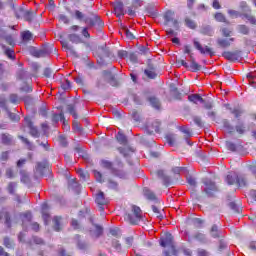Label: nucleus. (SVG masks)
<instances>
[{"instance_id":"nucleus-1","label":"nucleus","mask_w":256,"mask_h":256,"mask_svg":"<svg viewBox=\"0 0 256 256\" xmlns=\"http://www.w3.org/2000/svg\"><path fill=\"white\" fill-rule=\"evenodd\" d=\"M91 9H93V3L87 2L86 11H88V14H85L80 10H75L73 14L74 19L79 21V23L89 25V27L103 29V27H105V22H103L101 17L97 15V12L91 11Z\"/></svg>"},{"instance_id":"nucleus-2","label":"nucleus","mask_w":256,"mask_h":256,"mask_svg":"<svg viewBox=\"0 0 256 256\" xmlns=\"http://www.w3.org/2000/svg\"><path fill=\"white\" fill-rule=\"evenodd\" d=\"M161 247H168V250H164V256H179V250L175 247V241L171 233H166L165 237L160 239Z\"/></svg>"},{"instance_id":"nucleus-3","label":"nucleus","mask_w":256,"mask_h":256,"mask_svg":"<svg viewBox=\"0 0 256 256\" xmlns=\"http://www.w3.org/2000/svg\"><path fill=\"white\" fill-rule=\"evenodd\" d=\"M124 219L128 221L130 225H138L140 221H143V212L139 206L132 205L131 212L126 213Z\"/></svg>"},{"instance_id":"nucleus-4","label":"nucleus","mask_w":256,"mask_h":256,"mask_svg":"<svg viewBox=\"0 0 256 256\" xmlns=\"http://www.w3.org/2000/svg\"><path fill=\"white\" fill-rule=\"evenodd\" d=\"M222 125L226 131L230 135H233V133H237L238 135H245L247 133V126L243 122H238L234 127L231 125V122L227 119L222 120Z\"/></svg>"},{"instance_id":"nucleus-5","label":"nucleus","mask_w":256,"mask_h":256,"mask_svg":"<svg viewBox=\"0 0 256 256\" xmlns=\"http://www.w3.org/2000/svg\"><path fill=\"white\" fill-rule=\"evenodd\" d=\"M225 182L228 185H235V183H237L238 187H247V179L243 176H239L237 172L229 173L225 178Z\"/></svg>"},{"instance_id":"nucleus-6","label":"nucleus","mask_w":256,"mask_h":256,"mask_svg":"<svg viewBox=\"0 0 256 256\" xmlns=\"http://www.w3.org/2000/svg\"><path fill=\"white\" fill-rule=\"evenodd\" d=\"M95 203L100 213H103L105 211V205H109V198L105 197V192L98 191L95 195Z\"/></svg>"},{"instance_id":"nucleus-7","label":"nucleus","mask_w":256,"mask_h":256,"mask_svg":"<svg viewBox=\"0 0 256 256\" xmlns=\"http://www.w3.org/2000/svg\"><path fill=\"white\" fill-rule=\"evenodd\" d=\"M53 51H57L53 45H48L45 48L42 49H34L31 52L32 57H36L37 59L41 57H47V55H51Z\"/></svg>"},{"instance_id":"nucleus-8","label":"nucleus","mask_w":256,"mask_h":256,"mask_svg":"<svg viewBox=\"0 0 256 256\" xmlns=\"http://www.w3.org/2000/svg\"><path fill=\"white\" fill-rule=\"evenodd\" d=\"M156 176L158 179H160L164 187H171V185H175V180L171 178V176L166 175L165 170L156 171Z\"/></svg>"},{"instance_id":"nucleus-9","label":"nucleus","mask_w":256,"mask_h":256,"mask_svg":"<svg viewBox=\"0 0 256 256\" xmlns=\"http://www.w3.org/2000/svg\"><path fill=\"white\" fill-rule=\"evenodd\" d=\"M203 184L205 185L204 193H206L208 197H215V193L219 191L215 182L211 180H204Z\"/></svg>"},{"instance_id":"nucleus-10","label":"nucleus","mask_w":256,"mask_h":256,"mask_svg":"<svg viewBox=\"0 0 256 256\" xmlns=\"http://www.w3.org/2000/svg\"><path fill=\"white\" fill-rule=\"evenodd\" d=\"M193 45H194V48L197 51H199V53H201V55H205V53H208V55H210V57L215 56V52L213 51V49H211L209 46H205L203 48V45L201 44V42H199V40L194 39Z\"/></svg>"},{"instance_id":"nucleus-11","label":"nucleus","mask_w":256,"mask_h":256,"mask_svg":"<svg viewBox=\"0 0 256 256\" xmlns=\"http://www.w3.org/2000/svg\"><path fill=\"white\" fill-rule=\"evenodd\" d=\"M222 57H224V59H227V61H239V59H241V50H236V51H224L222 53Z\"/></svg>"},{"instance_id":"nucleus-12","label":"nucleus","mask_w":256,"mask_h":256,"mask_svg":"<svg viewBox=\"0 0 256 256\" xmlns=\"http://www.w3.org/2000/svg\"><path fill=\"white\" fill-rule=\"evenodd\" d=\"M24 121L26 123V127H28L30 131V135L32 137H39V129L35 126V124L33 123V120H31V117L26 116L24 118Z\"/></svg>"},{"instance_id":"nucleus-13","label":"nucleus","mask_w":256,"mask_h":256,"mask_svg":"<svg viewBox=\"0 0 256 256\" xmlns=\"http://www.w3.org/2000/svg\"><path fill=\"white\" fill-rule=\"evenodd\" d=\"M139 7H143V0H132V6L128 8V15L135 17L137 15L135 10L139 9Z\"/></svg>"},{"instance_id":"nucleus-14","label":"nucleus","mask_w":256,"mask_h":256,"mask_svg":"<svg viewBox=\"0 0 256 256\" xmlns=\"http://www.w3.org/2000/svg\"><path fill=\"white\" fill-rule=\"evenodd\" d=\"M21 221H22V227L25 229L27 223H31L33 221V214L31 211H26L24 213H20L19 215Z\"/></svg>"},{"instance_id":"nucleus-15","label":"nucleus","mask_w":256,"mask_h":256,"mask_svg":"<svg viewBox=\"0 0 256 256\" xmlns=\"http://www.w3.org/2000/svg\"><path fill=\"white\" fill-rule=\"evenodd\" d=\"M146 129H148L150 133H159V131H161V122L159 120H154L146 125Z\"/></svg>"},{"instance_id":"nucleus-16","label":"nucleus","mask_w":256,"mask_h":256,"mask_svg":"<svg viewBox=\"0 0 256 256\" xmlns=\"http://www.w3.org/2000/svg\"><path fill=\"white\" fill-rule=\"evenodd\" d=\"M148 79H157V67L153 64H148V68L144 71Z\"/></svg>"},{"instance_id":"nucleus-17","label":"nucleus","mask_w":256,"mask_h":256,"mask_svg":"<svg viewBox=\"0 0 256 256\" xmlns=\"http://www.w3.org/2000/svg\"><path fill=\"white\" fill-rule=\"evenodd\" d=\"M1 143L6 147H11L14 144L13 136L9 133H2L1 134Z\"/></svg>"},{"instance_id":"nucleus-18","label":"nucleus","mask_w":256,"mask_h":256,"mask_svg":"<svg viewBox=\"0 0 256 256\" xmlns=\"http://www.w3.org/2000/svg\"><path fill=\"white\" fill-rule=\"evenodd\" d=\"M111 173L115 175V177H125V170H123L122 162H118L117 167H113Z\"/></svg>"},{"instance_id":"nucleus-19","label":"nucleus","mask_w":256,"mask_h":256,"mask_svg":"<svg viewBox=\"0 0 256 256\" xmlns=\"http://www.w3.org/2000/svg\"><path fill=\"white\" fill-rule=\"evenodd\" d=\"M114 13L116 17H123L125 15V6L123 2H116L114 5Z\"/></svg>"},{"instance_id":"nucleus-20","label":"nucleus","mask_w":256,"mask_h":256,"mask_svg":"<svg viewBox=\"0 0 256 256\" xmlns=\"http://www.w3.org/2000/svg\"><path fill=\"white\" fill-rule=\"evenodd\" d=\"M75 240H76V246L78 249H80V251H87L89 244H87V242L81 240V235L76 234Z\"/></svg>"},{"instance_id":"nucleus-21","label":"nucleus","mask_w":256,"mask_h":256,"mask_svg":"<svg viewBox=\"0 0 256 256\" xmlns=\"http://www.w3.org/2000/svg\"><path fill=\"white\" fill-rule=\"evenodd\" d=\"M21 40L24 45H27V43H30V41H33V33L29 30H25L21 32Z\"/></svg>"},{"instance_id":"nucleus-22","label":"nucleus","mask_w":256,"mask_h":256,"mask_svg":"<svg viewBox=\"0 0 256 256\" xmlns=\"http://www.w3.org/2000/svg\"><path fill=\"white\" fill-rule=\"evenodd\" d=\"M5 220V225L8 227V229H11V215L8 211L2 210L0 212V221Z\"/></svg>"},{"instance_id":"nucleus-23","label":"nucleus","mask_w":256,"mask_h":256,"mask_svg":"<svg viewBox=\"0 0 256 256\" xmlns=\"http://www.w3.org/2000/svg\"><path fill=\"white\" fill-rule=\"evenodd\" d=\"M235 41V38H229V39H218L217 45L221 47L222 49H227L231 47V43Z\"/></svg>"},{"instance_id":"nucleus-24","label":"nucleus","mask_w":256,"mask_h":256,"mask_svg":"<svg viewBox=\"0 0 256 256\" xmlns=\"http://www.w3.org/2000/svg\"><path fill=\"white\" fill-rule=\"evenodd\" d=\"M144 195L149 201H154L156 205H161V201H159V198H157L154 192H151L150 190H145Z\"/></svg>"},{"instance_id":"nucleus-25","label":"nucleus","mask_w":256,"mask_h":256,"mask_svg":"<svg viewBox=\"0 0 256 256\" xmlns=\"http://www.w3.org/2000/svg\"><path fill=\"white\" fill-rule=\"evenodd\" d=\"M98 51L100 53V59H103V57H111V52L109 51L107 44H103L102 46L98 47Z\"/></svg>"},{"instance_id":"nucleus-26","label":"nucleus","mask_w":256,"mask_h":256,"mask_svg":"<svg viewBox=\"0 0 256 256\" xmlns=\"http://www.w3.org/2000/svg\"><path fill=\"white\" fill-rule=\"evenodd\" d=\"M190 69L193 73H197V71H201V65H199V63H197V61H195V57L193 56V54H190Z\"/></svg>"},{"instance_id":"nucleus-27","label":"nucleus","mask_w":256,"mask_h":256,"mask_svg":"<svg viewBox=\"0 0 256 256\" xmlns=\"http://www.w3.org/2000/svg\"><path fill=\"white\" fill-rule=\"evenodd\" d=\"M188 101L197 105V103H205V99L199 94H191L188 96Z\"/></svg>"},{"instance_id":"nucleus-28","label":"nucleus","mask_w":256,"mask_h":256,"mask_svg":"<svg viewBox=\"0 0 256 256\" xmlns=\"http://www.w3.org/2000/svg\"><path fill=\"white\" fill-rule=\"evenodd\" d=\"M240 17L247 19L251 25H256V17L251 14V8H248V13H243L240 15Z\"/></svg>"},{"instance_id":"nucleus-29","label":"nucleus","mask_w":256,"mask_h":256,"mask_svg":"<svg viewBox=\"0 0 256 256\" xmlns=\"http://www.w3.org/2000/svg\"><path fill=\"white\" fill-rule=\"evenodd\" d=\"M104 75H109V79H108V83L112 86V87H119V82L117 81V78H115V75H113L111 72L109 71H104Z\"/></svg>"},{"instance_id":"nucleus-30","label":"nucleus","mask_w":256,"mask_h":256,"mask_svg":"<svg viewBox=\"0 0 256 256\" xmlns=\"http://www.w3.org/2000/svg\"><path fill=\"white\" fill-rule=\"evenodd\" d=\"M36 16L37 13L33 12V10H26V13H24L22 19H24V21H27L28 23H31Z\"/></svg>"},{"instance_id":"nucleus-31","label":"nucleus","mask_w":256,"mask_h":256,"mask_svg":"<svg viewBox=\"0 0 256 256\" xmlns=\"http://www.w3.org/2000/svg\"><path fill=\"white\" fill-rule=\"evenodd\" d=\"M2 48L4 49V55H6L8 59H11V61H15V51L5 45H3Z\"/></svg>"},{"instance_id":"nucleus-32","label":"nucleus","mask_w":256,"mask_h":256,"mask_svg":"<svg viewBox=\"0 0 256 256\" xmlns=\"http://www.w3.org/2000/svg\"><path fill=\"white\" fill-rule=\"evenodd\" d=\"M175 16V12L168 10L166 11V13L164 14V21L166 25H169V23H172Z\"/></svg>"},{"instance_id":"nucleus-33","label":"nucleus","mask_w":256,"mask_h":256,"mask_svg":"<svg viewBox=\"0 0 256 256\" xmlns=\"http://www.w3.org/2000/svg\"><path fill=\"white\" fill-rule=\"evenodd\" d=\"M184 23L186 25V27H188V29H192L195 30L197 29V22H195L193 19L186 17L184 19Z\"/></svg>"},{"instance_id":"nucleus-34","label":"nucleus","mask_w":256,"mask_h":256,"mask_svg":"<svg viewBox=\"0 0 256 256\" xmlns=\"http://www.w3.org/2000/svg\"><path fill=\"white\" fill-rule=\"evenodd\" d=\"M22 93H33V86L31 83L24 81V84L20 87Z\"/></svg>"},{"instance_id":"nucleus-35","label":"nucleus","mask_w":256,"mask_h":256,"mask_svg":"<svg viewBox=\"0 0 256 256\" xmlns=\"http://www.w3.org/2000/svg\"><path fill=\"white\" fill-rule=\"evenodd\" d=\"M17 79L19 81H31V77L27 76V72L25 70L21 69L17 72Z\"/></svg>"},{"instance_id":"nucleus-36","label":"nucleus","mask_w":256,"mask_h":256,"mask_svg":"<svg viewBox=\"0 0 256 256\" xmlns=\"http://www.w3.org/2000/svg\"><path fill=\"white\" fill-rule=\"evenodd\" d=\"M148 101L150 102L152 107H154V109H161V102L159 101V99H157V97L155 96L149 97Z\"/></svg>"},{"instance_id":"nucleus-37","label":"nucleus","mask_w":256,"mask_h":256,"mask_svg":"<svg viewBox=\"0 0 256 256\" xmlns=\"http://www.w3.org/2000/svg\"><path fill=\"white\" fill-rule=\"evenodd\" d=\"M69 41H71V43H75L76 45H79V43H83V39H81L80 35L77 34H70L68 36Z\"/></svg>"},{"instance_id":"nucleus-38","label":"nucleus","mask_w":256,"mask_h":256,"mask_svg":"<svg viewBox=\"0 0 256 256\" xmlns=\"http://www.w3.org/2000/svg\"><path fill=\"white\" fill-rule=\"evenodd\" d=\"M161 204L155 203V205H152V211L155 213L156 217L158 219H163V212H161V209H159Z\"/></svg>"},{"instance_id":"nucleus-39","label":"nucleus","mask_w":256,"mask_h":256,"mask_svg":"<svg viewBox=\"0 0 256 256\" xmlns=\"http://www.w3.org/2000/svg\"><path fill=\"white\" fill-rule=\"evenodd\" d=\"M117 150L119 151V153H121V155H123V157H129V153H134L135 150H133V148H123V147H118Z\"/></svg>"},{"instance_id":"nucleus-40","label":"nucleus","mask_w":256,"mask_h":256,"mask_svg":"<svg viewBox=\"0 0 256 256\" xmlns=\"http://www.w3.org/2000/svg\"><path fill=\"white\" fill-rule=\"evenodd\" d=\"M67 111L74 117V119H78L79 115L77 114L76 106L74 104H69L67 106Z\"/></svg>"},{"instance_id":"nucleus-41","label":"nucleus","mask_w":256,"mask_h":256,"mask_svg":"<svg viewBox=\"0 0 256 256\" xmlns=\"http://www.w3.org/2000/svg\"><path fill=\"white\" fill-rule=\"evenodd\" d=\"M201 34L202 35H207L208 37H212L213 36V29L209 25L203 26L201 28Z\"/></svg>"},{"instance_id":"nucleus-42","label":"nucleus","mask_w":256,"mask_h":256,"mask_svg":"<svg viewBox=\"0 0 256 256\" xmlns=\"http://www.w3.org/2000/svg\"><path fill=\"white\" fill-rule=\"evenodd\" d=\"M63 218L61 217V216H56V217H54V219H53V223H54V230H56V231H61V220H62Z\"/></svg>"},{"instance_id":"nucleus-43","label":"nucleus","mask_w":256,"mask_h":256,"mask_svg":"<svg viewBox=\"0 0 256 256\" xmlns=\"http://www.w3.org/2000/svg\"><path fill=\"white\" fill-rule=\"evenodd\" d=\"M193 237L200 243H205V241H207V236L203 232H197Z\"/></svg>"},{"instance_id":"nucleus-44","label":"nucleus","mask_w":256,"mask_h":256,"mask_svg":"<svg viewBox=\"0 0 256 256\" xmlns=\"http://www.w3.org/2000/svg\"><path fill=\"white\" fill-rule=\"evenodd\" d=\"M122 33H124V35H126L127 39H129L130 41H133V39H135V35L133 34V32L129 31V28H127V26L122 27Z\"/></svg>"},{"instance_id":"nucleus-45","label":"nucleus","mask_w":256,"mask_h":256,"mask_svg":"<svg viewBox=\"0 0 256 256\" xmlns=\"http://www.w3.org/2000/svg\"><path fill=\"white\" fill-rule=\"evenodd\" d=\"M210 235L214 238L217 239L219 238L220 232H219V226L214 224L211 229H210Z\"/></svg>"},{"instance_id":"nucleus-46","label":"nucleus","mask_w":256,"mask_h":256,"mask_svg":"<svg viewBox=\"0 0 256 256\" xmlns=\"http://www.w3.org/2000/svg\"><path fill=\"white\" fill-rule=\"evenodd\" d=\"M116 139L120 145H127V136L125 134L118 132Z\"/></svg>"},{"instance_id":"nucleus-47","label":"nucleus","mask_w":256,"mask_h":256,"mask_svg":"<svg viewBox=\"0 0 256 256\" xmlns=\"http://www.w3.org/2000/svg\"><path fill=\"white\" fill-rule=\"evenodd\" d=\"M128 59L130 63H133V65L139 63V56L136 54V52H130L128 54Z\"/></svg>"},{"instance_id":"nucleus-48","label":"nucleus","mask_w":256,"mask_h":256,"mask_svg":"<svg viewBox=\"0 0 256 256\" xmlns=\"http://www.w3.org/2000/svg\"><path fill=\"white\" fill-rule=\"evenodd\" d=\"M214 19L216 21H218V23H227V18L225 17V14L221 13V12H217L214 15Z\"/></svg>"},{"instance_id":"nucleus-49","label":"nucleus","mask_w":256,"mask_h":256,"mask_svg":"<svg viewBox=\"0 0 256 256\" xmlns=\"http://www.w3.org/2000/svg\"><path fill=\"white\" fill-rule=\"evenodd\" d=\"M62 47L66 51H70V54L73 55L74 57H79V54H77V52L73 49V46H69V44L67 42L63 43Z\"/></svg>"},{"instance_id":"nucleus-50","label":"nucleus","mask_w":256,"mask_h":256,"mask_svg":"<svg viewBox=\"0 0 256 256\" xmlns=\"http://www.w3.org/2000/svg\"><path fill=\"white\" fill-rule=\"evenodd\" d=\"M27 10H25V8H23L22 6L18 7L15 10V16L17 19H23V16L25 15Z\"/></svg>"},{"instance_id":"nucleus-51","label":"nucleus","mask_w":256,"mask_h":256,"mask_svg":"<svg viewBox=\"0 0 256 256\" xmlns=\"http://www.w3.org/2000/svg\"><path fill=\"white\" fill-rule=\"evenodd\" d=\"M18 139H21L22 142H24V144L27 145L29 151H33V149H35V146H33V143H31L29 139L23 136H18Z\"/></svg>"},{"instance_id":"nucleus-52","label":"nucleus","mask_w":256,"mask_h":256,"mask_svg":"<svg viewBox=\"0 0 256 256\" xmlns=\"http://www.w3.org/2000/svg\"><path fill=\"white\" fill-rule=\"evenodd\" d=\"M229 207L232 209V211H234V213L237 214H240L243 211V209L235 202H230Z\"/></svg>"},{"instance_id":"nucleus-53","label":"nucleus","mask_w":256,"mask_h":256,"mask_svg":"<svg viewBox=\"0 0 256 256\" xmlns=\"http://www.w3.org/2000/svg\"><path fill=\"white\" fill-rule=\"evenodd\" d=\"M238 31L241 35H249V27L245 24L238 25Z\"/></svg>"},{"instance_id":"nucleus-54","label":"nucleus","mask_w":256,"mask_h":256,"mask_svg":"<svg viewBox=\"0 0 256 256\" xmlns=\"http://www.w3.org/2000/svg\"><path fill=\"white\" fill-rule=\"evenodd\" d=\"M8 117L14 123H19V121H21V117L19 116V114L13 112H8Z\"/></svg>"},{"instance_id":"nucleus-55","label":"nucleus","mask_w":256,"mask_h":256,"mask_svg":"<svg viewBox=\"0 0 256 256\" xmlns=\"http://www.w3.org/2000/svg\"><path fill=\"white\" fill-rule=\"evenodd\" d=\"M4 246L7 249H13V247H15V243L13 242V240H11V238L5 237L4 238Z\"/></svg>"},{"instance_id":"nucleus-56","label":"nucleus","mask_w":256,"mask_h":256,"mask_svg":"<svg viewBox=\"0 0 256 256\" xmlns=\"http://www.w3.org/2000/svg\"><path fill=\"white\" fill-rule=\"evenodd\" d=\"M78 175L83 179V181H87L89 179V172L83 169L78 170Z\"/></svg>"},{"instance_id":"nucleus-57","label":"nucleus","mask_w":256,"mask_h":256,"mask_svg":"<svg viewBox=\"0 0 256 256\" xmlns=\"http://www.w3.org/2000/svg\"><path fill=\"white\" fill-rule=\"evenodd\" d=\"M193 121H194L195 125H197V127H204L205 126V123L203 122V120L199 116H194Z\"/></svg>"},{"instance_id":"nucleus-58","label":"nucleus","mask_w":256,"mask_h":256,"mask_svg":"<svg viewBox=\"0 0 256 256\" xmlns=\"http://www.w3.org/2000/svg\"><path fill=\"white\" fill-rule=\"evenodd\" d=\"M15 187H17V183L10 182L7 186V191L10 193V195H13L15 193Z\"/></svg>"},{"instance_id":"nucleus-59","label":"nucleus","mask_w":256,"mask_h":256,"mask_svg":"<svg viewBox=\"0 0 256 256\" xmlns=\"http://www.w3.org/2000/svg\"><path fill=\"white\" fill-rule=\"evenodd\" d=\"M61 88L63 89V91H68V89L71 88V81H69V79L64 80L61 83Z\"/></svg>"},{"instance_id":"nucleus-60","label":"nucleus","mask_w":256,"mask_h":256,"mask_svg":"<svg viewBox=\"0 0 256 256\" xmlns=\"http://www.w3.org/2000/svg\"><path fill=\"white\" fill-rule=\"evenodd\" d=\"M101 165H102V167H104V169H110L111 171H113V163L112 162H109L107 160H102Z\"/></svg>"},{"instance_id":"nucleus-61","label":"nucleus","mask_w":256,"mask_h":256,"mask_svg":"<svg viewBox=\"0 0 256 256\" xmlns=\"http://www.w3.org/2000/svg\"><path fill=\"white\" fill-rule=\"evenodd\" d=\"M0 161H2V163H6V161H9V151H4L1 153Z\"/></svg>"},{"instance_id":"nucleus-62","label":"nucleus","mask_w":256,"mask_h":256,"mask_svg":"<svg viewBox=\"0 0 256 256\" xmlns=\"http://www.w3.org/2000/svg\"><path fill=\"white\" fill-rule=\"evenodd\" d=\"M47 162H37L36 169L37 171H43V169H47Z\"/></svg>"},{"instance_id":"nucleus-63","label":"nucleus","mask_w":256,"mask_h":256,"mask_svg":"<svg viewBox=\"0 0 256 256\" xmlns=\"http://www.w3.org/2000/svg\"><path fill=\"white\" fill-rule=\"evenodd\" d=\"M43 75H44V77L51 79V77H53V70L51 68H45Z\"/></svg>"},{"instance_id":"nucleus-64","label":"nucleus","mask_w":256,"mask_h":256,"mask_svg":"<svg viewBox=\"0 0 256 256\" xmlns=\"http://www.w3.org/2000/svg\"><path fill=\"white\" fill-rule=\"evenodd\" d=\"M112 247L114 249H116V251H121V244H120L119 240L113 239L112 240Z\"/></svg>"}]
</instances>
